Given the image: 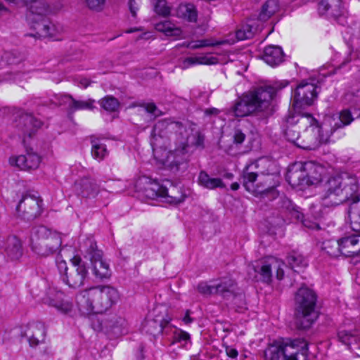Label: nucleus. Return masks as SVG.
<instances>
[{
    "mask_svg": "<svg viewBox=\"0 0 360 360\" xmlns=\"http://www.w3.org/2000/svg\"><path fill=\"white\" fill-rule=\"evenodd\" d=\"M169 124L172 129H176L181 135L183 136V141H181V148H177L173 151H167L165 148H162L160 146L163 139L161 136H157L155 134L153 136L150 144L153 148L154 158L162 164L164 166L169 168L172 170L177 171L179 169V166L184 163L185 158V150L186 146L188 144L200 145L202 142V139L198 131H195L193 134V137L197 136L198 139L195 142L191 140V133L193 132V129L191 128L185 127L181 122H169L167 120H162L158 122L154 127L155 131L158 125H168Z\"/></svg>",
    "mask_w": 360,
    "mask_h": 360,
    "instance_id": "f257e3e1",
    "label": "nucleus"
},
{
    "mask_svg": "<svg viewBox=\"0 0 360 360\" xmlns=\"http://www.w3.org/2000/svg\"><path fill=\"white\" fill-rule=\"evenodd\" d=\"M120 299L117 289L110 285H101L78 293L77 307L81 315L103 314L108 311Z\"/></svg>",
    "mask_w": 360,
    "mask_h": 360,
    "instance_id": "f03ea898",
    "label": "nucleus"
},
{
    "mask_svg": "<svg viewBox=\"0 0 360 360\" xmlns=\"http://www.w3.org/2000/svg\"><path fill=\"white\" fill-rule=\"evenodd\" d=\"M358 188L354 177L347 175L332 176L324 185V190L321 195V205L330 207L351 200V207H356L360 212V198L356 195Z\"/></svg>",
    "mask_w": 360,
    "mask_h": 360,
    "instance_id": "7ed1b4c3",
    "label": "nucleus"
},
{
    "mask_svg": "<svg viewBox=\"0 0 360 360\" xmlns=\"http://www.w3.org/2000/svg\"><path fill=\"white\" fill-rule=\"evenodd\" d=\"M274 162L268 158H260L247 165L243 172V184L245 190L255 195L274 192Z\"/></svg>",
    "mask_w": 360,
    "mask_h": 360,
    "instance_id": "20e7f679",
    "label": "nucleus"
},
{
    "mask_svg": "<svg viewBox=\"0 0 360 360\" xmlns=\"http://www.w3.org/2000/svg\"><path fill=\"white\" fill-rule=\"evenodd\" d=\"M288 82L276 83L272 86H266L245 94L233 107L236 117H245L255 112H263L270 114L272 112L271 101L275 94L285 87Z\"/></svg>",
    "mask_w": 360,
    "mask_h": 360,
    "instance_id": "39448f33",
    "label": "nucleus"
},
{
    "mask_svg": "<svg viewBox=\"0 0 360 360\" xmlns=\"http://www.w3.org/2000/svg\"><path fill=\"white\" fill-rule=\"evenodd\" d=\"M62 245L60 233L44 226L34 227L30 234V247L38 256L47 257L58 252Z\"/></svg>",
    "mask_w": 360,
    "mask_h": 360,
    "instance_id": "423d86ee",
    "label": "nucleus"
},
{
    "mask_svg": "<svg viewBox=\"0 0 360 360\" xmlns=\"http://www.w3.org/2000/svg\"><path fill=\"white\" fill-rule=\"evenodd\" d=\"M300 127L305 128L301 134L297 147L304 150H315L329 139L328 134L321 132L318 121L310 114H303L296 119Z\"/></svg>",
    "mask_w": 360,
    "mask_h": 360,
    "instance_id": "0eeeda50",
    "label": "nucleus"
},
{
    "mask_svg": "<svg viewBox=\"0 0 360 360\" xmlns=\"http://www.w3.org/2000/svg\"><path fill=\"white\" fill-rule=\"evenodd\" d=\"M297 325L301 329L309 328L317 319L316 295L306 287L300 288L295 295Z\"/></svg>",
    "mask_w": 360,
    "mask_h": 360,
    "instance_id": "6e6552de",
    "label": "nucleus"
},
{
    "mask_svg": "<svg viewBox=\"0 0 360 360\" xmlns=\"http://www.w3.org/2000/svg\"><path fill=\"white\" fill-rule=\"evenodd\" d=\"M265 360H307L306 343L300 340L275 341L264 352Z\"/></svg>",
    "mask_w": 360,
    "mask_h": 360,
    "instance_id": "1a4fd4ad",
    "label": "nucleus"
},
{
    "mask_svg": "<svg viewBox=\"0 0 360 360\" xmlns=\"http://www.w3.org/2000/svg\"><path fill=\"white\" fill-rule=\"evenodd\" d=\"M146 195L150 198H162L166 202L173 205L179 204L184 200V195L178 188L172 184L169 188H167L155 180L146 188Z\"/></svg>",
    "mask_w": 360,
    "mask_h": 360,
    "instance_id": "9d476101",
    "label": "nucleus"
},
{
    "mask_svg": "<svg viewBox=\"0 0 360 360\" xmlns=\"http://www.w3.org/2000/svg\"><path fill=\"white\" fill-rule=\"evenodd\" d=\"M284 267L285 263L282 260L274 257H268L255 266V271L260 275L263 281L269 283L271 281L273 270L275 271L278 280L283 279Z\"/></svg>",
    "mask_w": 360,
    "mask_h": 360,
    "instance_id": "9b49d317",
    "label": "nucleus"
},
{
    "mask_svg": "<svg viewBox=\"0 0 360 360\" xmlns=\"http://www.w3.org/2000/svg\"><path fill=\"white\" fill-rule=\"evenodd\" d=\"M72 268L63 276V282L70 288H77L84 285L88 276V269L81 257L76 255L71 259Z\"/></svg>",
    "mask_w": 360,
    "mask_h": 360,
    "instance_id": "f8f14e48",
    "label": "nucleus"
},
{
    "mask_svg": "<svg viewBox=\"0 0 360 360\" xmlns=\"http://www.w3.org/2000/svg\"><path fill=\"white\" fill-rule=\"evenodd\" d=\"M89 248L86 252L90 257L94 276L100 279L108 278L110 276L109 264L103 258V253L97 249L95 242L88 240Z\"/></svg>",
    "mask_w": 360,
    "mask_h": 360,
    "instance_id": "ddd939ff",
    "label": "nucleus"
},
{
    "mask_svg": "<svg viewBox=\"0 0 360 360\" xmlns=\"http://www.w3.org/2000/svg\"><path fill=\"white\" fill-rule=\"evenodd\" d=\"M44 302L65 314L72 316L75 311L74 305L70 299L62 291L54 288L49 289L44 298Z\"/></svg>",
    "mask_w": 360,
    "mask_h": 360,
    "instance_id": "4468645a",
    "label": "nucleus"
},
{
    "mask_svg": "<svg viewBox=\"0 0 360 360\" xmlns=\"http://www.w3.org/2000/svg\"><path fill=\"white\" fill-rule=\"evenodd\" d=\"M317 97L316 86L309 82H301L296 88L293 96V107L304 108L313 104Z\"/></svg>",
    "mask_w": 360,
    "mask_h": 360,
    "instance_id": "2eb2a0df",
    "label": "nucleus"
},
{
    "mask_svg": "<svg viewBox=\"0 0 360 360\" xmlns=\"http://www.w3.org/2000/svg\"><path fill=\"white\" fill-rule=\"evenodd\" d=\"M28 20L30 23L31 29L34 32L27 34V36L33 37L35 38H54L58 40L57 34L58 32L56 26L50 21L45 19L44 16L41 17H28Z\"/></svg>",
    "mask_w": 360,
    "mask_h": 360,
    "instance_id": "dca6fc26",
    "label": "nucleus"
},
{
    "mask_svg": "<svg viewBox=\"0 0 360 360\" xmlns=\"http://www.w3.org/2000/svg\"><path fill=\"white\" fill-rule=\"evenodd\" d=\"M41 200L33 195H23L16 207L18 214L25 219H31L41 213Z\"/></svg>",
    "mask_w": 360,
    "mask_h": 360,
    "instance_id": "f3484780",
    "label": "nucleus"
},
{
    "mask_svg": "<svg viewBox=\"0 0 360 360\" xmlns=\"http://www.w3.org/2000/svg\"><path fill=\"white\" fill-rule=\"evenodd\" d=\"M9 163L21 170L31 171L39 167L41 163V158L35 153H27L26 155L10 158Z\"/></svg>",
    "mask_w": 360,
    "mask_h": 360,
    "instance_id": "a211bd4d",
    "label": "nucleus"
},
{
    "mask_svg": "<svg viewBox=\"0 0 360 360\" xmlns=\"http://www.w3.org/2000/svg\"><path fill=\"white\" fill-rule=\"evenodd\" d=\"M300 171L305 172L303 177L306 178V183L315 185L320 183L326 174V169L314 162H307L302 165Z\"/></svg>",
    "mask_w": 360,
    "mask_h": 360,
    "instance_id": "6ab92c4d",
    "label": "nucleus"
},
{
    "mask_svg": "<svg viewBox=\"0 0 360 360\" xmlns=\"http://www.w3.org/2000/svg\"><path fill=\"white\" fill-rule=\"evenodd\" d=\"M74 190L77 195L82 198H91L98 194L100 188L94 179L84 177L75 181Z\"/></svg>",
    "mask_w": 360,
    "mask_h": 360,
    "instance_id": "aec40b11",
    "label": "nucleus"
},
{
    "mask_svg": "<svg viewBox=\"0 0 360 360\" xmlns=\"http://www.w3.org/2000/svg\"><path fill=\"white\" fill-rule=\"evenodd\" d=\"M318 10L321 14H328L336 19L345 16L347 11L342 4L341 0H321Z\"/></svg>",
    "mask_w": 360,
    "mask_h": 360,
    "instance_id": "412c9836",
    "label": "nucleus"
},
{
    "mask_svg": "<svg viewBox=\"0 0 360 360\" xmlns=\"http://www.w3.org/2000/svg\"><path fill=\"white\" fill-rule=\"evenodd\" d=\"M18 127L27 137H31L42 126V122L30 113L19 117Z\"/></svg>",
    "mask_w": 360,
    "mask_h": 360,
    "instance_id": "4be33fe9",
    "label": "nucleus"
},
{
    "mask_svg": "<svg viewBox=\"0 0 360 360\" xmlns=\"http://www.w3.org/2000/svg\"><path fill=\"white\" fill-rule=\"evenodd\" d=\"M45 334V326L44 323L39 322L29 324L25 331V335L32 347L37 346L39 343L44 342Z\"/></svg>",
    "mask_w": 360,
    "mask_h": 360,
    "instance_id": "5701e85b",
    "label": "nucleus"
},
{
    "mask_svg": "<svg viewBox=\"0 0 360 360\" xmlns=\"http://www.w3.org/2000/svg\"><path fill=\"white\" fill-rule=\"evenodd\" d=\"M5 255L11 261L18 260L22 255V246L20 240L16 236H9L5 245Z\"/></svg>",
    "mask_w": 360,
    "mask_h": 360,
    "instance_id": "b1692460",
    "label": "nucleus"
},
{
    "mask_svg": "<svg viewBox=\"0 0 360 360\" xmlns=\"http://www.w3.org/2000/svg\"><path fill=\"white\" fill-rule=\"evenodd\" d=\"M24 6L29 9L27 18L44 16L49 11V6L44 0H22V6Z\"/></svg>",
    "mask_w": 360,
    "mask_h": 360,
    "instance_id": "393cba45",
    "label": "nucleus"
},
{
    "mask_svg": "<svg viewBox=\"0 0 360 360\" xmlns=\"http://www.w3.org/2000/svg\"><path fill=\"white\" fill-rule=\"evenodd\" d=\"M218 63V58L208 55L190 56L182 60L180 64L181 69H188L198 65H214Z\"/></svg>",
    "mask_w": 360,
    "mask_h": 360,
    "instance_id": "a878e982",
    "label": "nucleus"
},
{
    "mask_svg": "<svg viewBox=\"0 0 360 360\" xmlns=\"http://www.w3.org/2000/svg\"><path fill=\"white\" fill-rule=\"evenodd\" d=\"M263 60L272 67L278 65L283 60L282 49L278 46H266L264 51Z\"/></svg>",
    "mask_w": 360,
    "mask_h": 360,
    "instance_id": "bb28decb",
    "label": "nucleus"
},
{
    "mask_svg": "<svg viewBox=\"0 0 360 360\" xmlns=\"http://www.w3.org/2000/svg\"><path fill=\"white\" fill-rule=\"evenodd\" d=\"M300 115L290 116L286 119V129L285 130V135L286 139L295 143L297 146V142L300 141L301 134L300 129L303 127H300V125L296 123V119Z\"/></svg>",
    "mask_w": 360,
    "mask_h": 360,
    "instance_id": "cd10ccee",
    "label": "nucleus"
},
{
    "mask_svg": "<svg viewBox=\"0 0 360 360\" xmlns=\"http://www.w3.org/2000/svg\"><path fill=\"white\" fill-rule=\"evenodd\" d=\"M175 15L188 22H195L198 19V11L193 4H181L176 9Z\"/></svg>",
    "mask_w": 360,
    "mask_h": 360,
    "instance_id": "c85d7f7f",
    "label": "nucleus"
},
{
    "mask_svg": "<svg viewBox=\"0 0 360 360\" xmlns=\"http://www.w3.org/2000/svg\"><path fill=\"white\" fill-rule=\"evenodd\" d=\"M215 294L224 297L232 295L236 290V282L231 278L225 277L214 283Z\"/></svg>",
    "mask_w": 360,
    "mask_h": 360,
    "instance_id": "c756f323",
    "label": "nucleus"
},
{
    "mask_svg": "<svg viewBox=\"0 0 360 360\" xmlns=\"http://www.w3.org/2000/svg\"><path fill=\"white\" fill-rule=\"evenodd\" d=\"M198 183L200 186L210 190L225 187V184L220 178H212L205 171L199 173Z\"/></svg>",
    "mask_w": 360,
    "mask_h": 360,
    "instance_id": "7c9ffc66",
    "label": "nucleus"
},
{
    "mask_svg": "<svg viewBox=\"0 0 360 360\" xmlns=\"http://www.w3.org/2000/svg\"><path fill=\"white\" fill-rule=\"evenodd\" d=\"M63 100L65 103L68 104V108L72 112L79 110H91L94 108V101L91 99L87 101H77L70 95H64L63 96Z\"/></svg>",
    "mask_w": 360,
    "mask_h": 360,
    "instance_id": "2f4dec72",
    "label": "nucleus"
},
{
    "mask_svg": "<svg viewBox=\"0 0 360 360\" xmlns=\"http://www.w3.org/2000/svg\"><path fill=\"white\" fill-rule=\"evenodd\" d=\"M155 30L164 33L167 37H179L182 34L181 29L169 20L157 23L155 25Z\"/></svg>",
    "mask_w": 360,
    "mask_h": 360,
    "instance_id": "473e14b6",
    "label": "nucleus"
},
{
    "mask_svg": "<svg viewBox=\"0 0 360 360\" xmlns=\"http://www.w3.org/2000/svg\"><path fill=\"white\" fill-rule=\"evenodd\" d=\"M279 9V4L277 0H268L263 5L258 18L261 21H266Z\"/></svg>",
    "mask_w": 360,
    "mask_h": 360,
    "instance_id": "72a5a7b5",
    "label": "nucleus"
},
{
    "mask_svg": "<svg viewBox=\"0 0 360 360\" xmlns=\"http://www.w3.org/2000/svg\"><path fill=\"white\" fill-rule=\"evenodd\" d=\"M338 337L339 340L344 345H347L349 349H352V346L353 345H357L358 347H360V343L359 344V338L355 335L347 330H340L338 332Z\"/></svg>",
    "mask_w": 360,
    "mask_h": 360,
    "instance_id": "f704fd0d",
    "label": "nucleus"
},
{
    "mask_svg": "<svg viewBox=\"0 0 360 360\" xmlns=\"http://www.w3.org/2000/svg\"><path fill=\"white\" fill-rule=\"evenodd\" d=\"M101 106L109 112L117 111L120 107V103L117 98L111 96H107L100 101Z\"/></svg>",
    "mask_w": 360,
    "mask_h": 360,
    "instance_id": "c9c22d12",
    "label": "nucleus"
},
{
    "mask_svg": "<svg viewBox=\"0 0 360 360\" xmlns=\"http://www.w3.org/2000/svg\"><path fill=\"white\" fill-rule=\"evenodd\" d=\"M356 207H350L348 211V217L352 229L360 233V212H356Z\"/></svg>",
    "mask_w": 360,
    "mask_h": 360,
    "instance_id": "e433bc0d",
    "label": "nucleus"
},
{
    "mask_svg": "<svg viewBox=\"0 0 360 360\" xmlns=\"http://www.w3.org/2000/svg\"><path fill=\"white\" fill-rule=\"evenodd\" d=\"M193 50L202 49L205 47H212L219 45H221L224 43V41L216 40L212 38L203 39L197 41H193Z\"/></svg>",
    "mask_w": 360,
    "mask_h": 360,
    "instance_id": "4c0bfd02",
    "label": "nucleus"
},
{
    "mask_svg": "<svg viewBox=\"0 0 360 360\" xmlns=\"http://www.w3.org/2000/svg\"><path fill=\"white\" fill-rule=\"evenodd\" d=\"M91 153L95 159L103 160L107 155L106 146L99 141H92Z\"/></svg>",
    "mask_w": 360,
    "mask_h": 360,
    "instance_id": "58836bf2",
    "label": "nucleus"
},
{
    "mask_svg": "<svg viewBox=\"0 0 360 360\" xmlns=\"http://www.w3.org/2000/svg\"><path fill=\"white\" fill-rule=\"evenodd\" d=\"M255 29L250 24L243 25L236 32L238 40H245L252 37Z\"/></svg>",
    "mask_w": 360,
    "mask_h": 360,
    "instance_id": "ea45409f",
    "label": "nucleus"
},
{
    "mask_svg": "<svg viewBox=\"0 0 360 360\" xmlns=\"http://www.w3.org/2000/svg\"><path fill=\"white\" fill-rule=\"evenodd\" d=\"M288 262L292 269L307 266L304 258L296 252L291 253L287 258Z\"/></svg>",
    "mask_w": 360,
    "mask_h": 360,
    "instance_id": "a19ab883",
    "label": "nucleus"
},
{
    "mask_svg": "<svg viewBox=\"0 0 360 360\" xmlns=\"http://www.w3.org/2000/svg\"><path fill=\"white\" fill-rule=\"evenodd\" d=\"M154 9L157 14L163 17L168 16L171 13V8L167 6L165 0H156Z\"/></svg>",
    "mask_w": 360,
    "mask_h": 360,
    "instance_id": "79ce46f5",
    "label": "nucleus"
},
{
    "mask_svg": "<svg viewBox=\"0 0 360 360\" xmlns=\"http://www.w3.org/2000/svg\"><path fill=\"white\" fill-rule=\"evenodd\" d=\"M339 120L340 123L335 124L337 128L349 125L354 120V117L349 110H343L339 114Z\"/></svg>",
    "mask_w": 360,
    "mask_h": 360,
    "instance_id": "37998d69",
    "label": "nucleus"
},
{
    "mask_svg": "<svg viewBox=\"0 0 360 360\" xmlns=\"http://www.w3.org/2000/svg\"><path fill=\"white\" fill-rule=\"evenodd\" d=\"M198 291L203 295H212L215 294L214 283L208 284L206 282H201L198 285Z\"/></svg>",
    "mask_w": 360,
    "mask_h": 360,
    "instance_id": "c03bdc74",
    "label": "nucleus"
},
{
    "mask_svg": "<svg viewBox=\"0 0 360 360\" xmlns=\"http://www.w3.org/2000/svg\"><path fill=\"white\" fill-rule=\"evenodd\" d=\"M85 3L90 10L99 12L104 9L105 0H85Z\"/></svg>",
    "mask_w": 360,
    "mask_h": 360,
    "instance_id": "a18cd8bd",
    "label": "nucleus"
},
{
    "mask_svg": "<svg viewBox=\"0 0 360 360\" xmlns=\"http://www.w3.org/2000/svg\"><path fill=\"white\" fill-rule=\"evenodd\" d=\"M284 205H285V207L289 211L291 218H295L296 219H302V214L297 210L292 205L291 202L288 200H286L283 202Z\"/></svg>",
    "mask_w": 360,
    "mask_h": 360,
    "instance_id": "49530a36",
    "label": "nucleus"
},
{
    "mask_svg": "<svg viewBox=\"0 0 360 360\" xmlns=\"http://www.w3.org/2000/svg\"><path fill=\"white\" fill-rule=\"evenodd\" d=\"M140 106L143 108L147 112L154 115L155 117L161 115L160 110L157 108L154 103H143L140 105Z\"/></svg>",
    "mask_w": 360,
    "mask_h": 360,
    "instance_id": "de8ad7c7",
    "label": "nucleus"
},
{
    "mask_svg": "<svg viewBox=\"0 0 360 360\" xmlns=\"http://www.w3.org/2000/svg\"><path fill=\"white\" fill-rule=\"evenodd\" d=\"M190 339V335L183 330H179L178 332H176L174 335V342H179L181 341L186 342Z\"/></svg>",
    "mask_w": 360,
    "mask_h": 360,
    "instance_id": "09e8293b",
    "label": "nucleus"
},
{
    "mask_svg": "<svg viewBox=\"0 0 360 360\" xmlns=\"http://www.w3.org/2000/svg\"><path fill=\"white\" fill-rule=\"evenodd\" d=\"M58 269L61 274V278H63V276L64 274H68V268L67 266V263L64 260H60L57 262Z\"/></svg>",
    "mask_w": 360,
    "mask_h": 360,
    "instance_id": "8fccbe9b",
    "label": "nucleus"
},
{
    "mask_svg": "<svg viewBox=\"0 0 360 360\" xmlns=\"http://www.w3.org/2000/svg\"><path fill=\"white\" fill-rule=\"evenodd\" d=\"M233 138L235 143H242L245 139V135L240 130L236 129L235 131Z\"/></svg>",
    "mask_w": 360,
    "mask_h": 360,
    "instance_id": "3c124183",
    "label": "nucleus"
},
{
    "mask_svg": "<svg viewBox=\"0 0 360 360\" xmlns=\"http://www.w3.org/2000/svg\"><path fill=\"white\" fill-rule=\"evenodd\" d=\"M225 352L228 356L233 359L236 358L238 355L237 349L230 346H225Z\"/></svg>",
    "mask_w": 360,
    "mask_h": 360,
    "instance_id": "603ef678",
    "label": "nucleus"
},
{
    "mask_svg": "<svg viewBox=\"0 0 360 360\" xmlns=\"http://www.w3.org/2000/svg\"><path fill=\"white\" fill-rule=\"evenodd\" d=\"M303 223V225L309 229H320V226L319 225L316 223V222H314V221H311L309 219H304L302 221Z\"/></svg>",
    "mask_w": 360,
    "mask_h": 360,
    "instance_id": "864d4df0",
    "label": "nucleus"
},
{
    "mask_svg": "<svg viewBox=\"0 0 360 360\" xmlns=\"http://www.w3.org/2000/svg\"><path fill=\"white\" fill-rule=\"evenodd\" d=\"M129 10L131 13L134 17L136 15V11H138L139 4L136 0H129Z\"/></svg>",
    "mask_w": 360,
    "mask_h": 360,
    "instance_id": "5fc2aeb1",
    "label": "nucleus"
},
{
    "mask_svg": "<svg viewBox=\"0 0 360 360\" xmlns=\"http://www.w3.org/2000/svg\"><path fill=\"white\" fill-rule=\"evenodd\" d=\"M191 311L186 310L185 316L183 318V321L185 324H190L193 322V319L191 317Z\"/></svg>",
    "mask_w": 360,
    "mask_h": 360,
    "instance_id": "6e6d98bb",
    "label": "nucleus"
},
{
    "mask_svg": "<svg viewBox=\"0 0 360 360\" xmlns=\"http://www.w3.org/2000/svg\"><path fill=\"white\" fill-rule=\"evenodd\" d=\"M79 84L81 87L86 88L90 84V82L86 78H82L79 80Z\"/></svg>",
    "mask_w": 360,
    "mask_h": 360,
    "instance_id": "4d7b16f0",
    "label": "nucleus"
},
{
    "mask_svg": "<svg viewBox=\"0 0 360 360\" xmlns=\"http://www.w3.org/2000/svg\"><path fill=\"white\" fill-rule=\"evenodd\" d=\"M219 112V110L217 108H210L205 110V113L207 115L215 114L217 115Z\"/></svg>",
    "mask_w": 360,
    "mask_h": 360,
    "instance_id": "13d9d810",
    "label": "nucleus"
},
{
    "mask_svg": "<svg viewBox=\"0 0 360 360\" xmlns=\"http://www.w3.org/2000/svg\"><path fill=\"white\" fill-rule=\"evenodd\" d=\"M193 41H184L182 43L181 46L189 48L191 49H193Z\"/></svg>",
    "mask_w": 360,
    "mask_h": 360,
    "instance_id": "bf43d9fd",
    "label": "nucleus"
},
{
    "mask_svg": "<svg viewBox=\"0 0 360 360\" xmlns=\"http://www.w3.org/2000/svg\"><path fill=\"white\" fill-rule=\"evenodd\" d=\"M8 3H13L18 6H22V0H6Z\"/></svg>",
    "mask_w": 360,
    "mask_h": 360,
    "instance_id": "052dcab7",
    "label": "nucleus"
},
{
    "mask_svg": "<svg viewBox=\"0 0 360 360\" xmlns=\"http://www.w3.org/2000/svg\"><path fill=\"white\" fill-rule=\"evenodd\" d=\"M231 188L232 190L233 191H236L239 188V184L238 183H233L231 185Z\"/></svg>",
    "mask_w": 360,
    "mask_h": 360,
    "instance_id": "680f3d73",
    "label": "nucleus"
},
{
    "mask_svg": "<svg viewBox=\"0 0 360 360\" xmlns=\"http://www.w3.org/2000/svg\"><path fill=\"white\" fill-rule=\"evenodd\" d=\"M7 11V9L2 4L0 3V11Z\"/></svg>",
    "mask_w": 360,
    "mask_h": 360,
    "instance_id": "e2e57ef3",
    "label": "nucleus"
},
{
    "mask_svg": "<svg viewBox=\"0 0 360 360\" xmlns=\"http://www.w3.org/2000/svg\"><path fill=\"white\" fill-rule=\"evenodd\" d=\"M295 174H296V172H290L289 174H288L289 175V178H291L292 176H295Z\"/></svg>",
    "mask_w": 360,
    "mask_h": 360,
    "instance_id": "0e129e2a",
    "label": "nucleus"
},
{
    "mask_svg": "<svg viewBox=\"0 0 360 360\" xmlns=\"http://www.w3.org/2000/svg\"><path fill=\"white\" fill-rule=\"evenodd\" d=\"M134 31V30H129L127 31V32L131 33V32H133Z\"/></svg>",
    "mask_w": 360,
    "mask_h": 360,
    "instance_id": "69168bd1",
    "label": "nucleus"
},
{
    "mask_svg": "<svg viewBox=\"0 0 360 360\" xmlns=\"http://www.w3.org/2000/svg\"><path fill=\"white\" fill-rule=\"evenodd\" d=\"M120 322H121L122 323H124V321L123 319H120Z\"/></svg>",
    "mask_w": 360,
    "mask_h": 360,
    "instance_id": "338daca9",
    "label": "nucleus"
},
{
    "mask_svg": "<svg viewBox=\"0 0 360 360\" xmlns=\"http://www.w3.org/2000/svg\"><path fill=\"white\" fill-rule=\"evenodd\" d=\"M22 134H23L24 136H27V135H25L22 132ZM24 139H25V137H24ZM23 141H25V139H23Z\"/></svg>",
    "mask_w": 360,
    "mask_h": 360,
    "instance_id": "774afa93",
    "label": "nucleus"
}]
</instances>
